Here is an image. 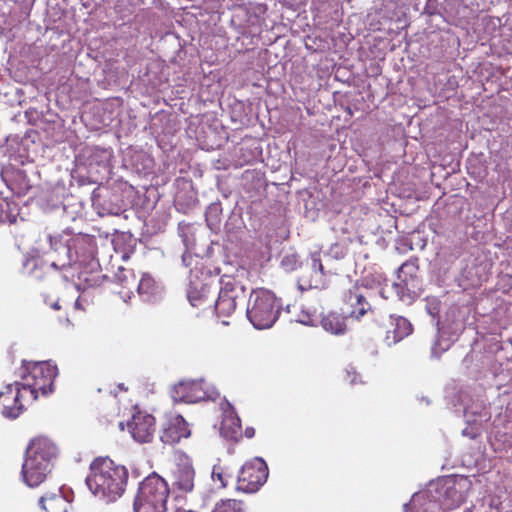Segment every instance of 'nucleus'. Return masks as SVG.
I'll list each match as a JSON object with an SVG mask.
<instances>
[{
  "label": "nucleus",
  "mask_w": 512,
  "mask_h": 512,
  "mask_svg": "<svg viewBox=\"0 0 512 512\" xmlns=\"http://www.w3.org/2000/svg\"><path fill=\"white\" fill-rule=\"evenodd\" d=\"M129 479L128 469L109 457H97L90 464L86 478L89 490L107 503L115 502L125 492Z\"/></svg>",
  "instance_id": "nucleus-1"
},
{
  "label": "nucleus",
  "mask_w": 512,
  "mask_h": 512,
  "mask_svg": "<svg viewBox=\"0 0 512 512\" xmlns=\"http://www.w3.org/2000/svg\"><path fill=\"white\" fill-rule=\"evenodd\" d=\"M58 454L56 445L47 437L33 438L26 449L22 476L30 487L40 485L51 472Z\"/></svg>",
  "instance_id": "nucleus-2"
},
{
  "label": "nucleus",
  "mask_w": 512,
  "mask_h": 512,
  "mask_svg": "<svg viewBox=\"0 0 512 512\" xmlns=\"http://www.w3.org/2000/svg\"><path fill=\"white\" fill-rule=\"evenodd\" d=\"M57 374L56 365L47 361L23 360L16 370L18 383L32 402L36 401L40 395L47 396L53 391Z\"/></svg>",
  "instance_id": "nucleus-3"
},
{
  "label": "nucleus",
  "mask_w": 512,
  "mask_h": 512,
  "mask_svg": "<svg viewBox=\"0 0 512 512\" xmlns=\"http://www.w3.org/2000/svg\"><path fill=\"white\" fill-rule=\"evenodd\" d=\"M170 489L157 473L146 476L139 484L134 500L135 512H165Z\"/></svg>",
  "instance_id": "nucleus-4"
},
{
  "label": "nucleus",
  "mask_w": 512,
  "mask_h": 512,
  "mask_svg": "<svg viewBox=\"0 0 512 512\" xmlns=\"http://www.w3.org/2000/svg\"><path fill=\"white\" fill-rule=\"evenodd\" d=\"M220 284L218 298L213 302L214 309L218 317H228L235 311L240 295L245 297V289L227 275L221 277Z\"/></svg>",
  "instance_id": "nucleus-5"
},
{
  "label": "nucleus",
  "mask_w": 512,
  "mask_h": 512,
  "mask_svg": "<svg viewBox=\"0 0 512 512\" xmlns=\"http://www.w3.org/2000/svg\"><path fill=\"white\" fill-rule=\"evenodd\" d=\"M33 403L18 381L5 385L0 390V408L5 417L17 418L26 405Z\"/></svg>",
  "instance_id": "nucleus-6"
},
{
  "label": "nucleus",
  "mask_w": 512,
  "mask_h": 512,
  "mask_svg": "<svg viewBox=\"0 0 512 512\" xmlns=\"http://www.w3.org/2000/svg\"><path fill=\"white\" fill-rule=\"evenodd\" d=\"M190 435L189 424L182 415L173 412L164 415L160 427V440L164 444L175 445Z\"/></svg>",
  "instance_id": "nucleus-7"
},
{
  "label": "nucleus",
  "mask_w": 512,
  "mask_h": 512,
  "mask_svg": "<svg viewBox=\"0 0 512 512\" xmlns=\"http://www.w3.org/2000/svg\"><path fill=\"white\" fill-rule=\"evenodd\" d=\"M155 423V418L151 414L138 411L128 423V429L136 441L147 443L153 438Z\"/></svg>",
  "instance_id": "nucleus-8"
},
{
  "label": "nucleus",
  "mask_w": 512,
  "mask_h": 512,
  "mask_svg": "<svg viewBox=\"0 0 512 512\" xmlns=\"http://www.w3.org/2000/svg\"><path fill=\"white\" fill-rule=\"evenodd\" d=\"M171 396L175 402L196 403L206 397L201 381L183 380L174 385Z\"/></svg>",
  "instance_id": "nucleus-9"
},
{
  "label": "nucleus",
  "mask_w": 512,
  "mask_h": 512,
  "mask_svg": "<svg viewBox=\"0 0 512 512\" xmlns=\"http://www.w3.org/2000/svg\"><path fill=\"white\" fill-rule=\"evenodd\" d=\"M259 309H261V318L258 317V330L270 328L279 315L276 298L270 291L258 289Z\"/></svg>",
  "instance_id": "nucleus-10"
},
{
  "label": "nucleus",
  "mask_w": 512,
  "mask_h": 512,
  "mask_svg": "<svg viewBox=\"0 0 512 512\" xmlns=\"http://www.w3.org/2000/svg\"><path fill=\"white\" fill-rule=\"evenodd\" d=\"M418 266L415 262L408 261L402 264L398 269V281L393 284L398 295L403 293H416L419 290V281L417 278Z\"/></svg>",
  "instance_id": "nucleus-11"
},
{
  "label": "nucleus",
  "mask_w": 512,
  "mask_h": 512,
  "mask_svg": "<svg viewBox=\"0 0 512 512\" xmlns=\"http://www.w3.org/2000/svg\"><path fill=\"white\" fill-rule=\"evenodd\" d=\"M223 418L220 424V433L229 440H237L241 435V422L234 408L228 402L221 403Z\"/></svg>",
  "instance_id": "nucleus-12"
},
{
  "label": "nucleus",
  "mask_w": 512,
  "mask_h": 512,
  "mask_svg": "<svg viewBox=\"0 0 512 512\" xmlns=\"http://www.w3.org/2000/svg\"><path fill=\"white\" fill-rule=\"evenodd\" d=\"M412 332L410 322L401 316L391 317L389 323L386 325V335L384 338L388 346H392Z\"/></svg>",
  "instance_id": "nucleus-13"
},
{
  "label": "nucleus",
  "mask_w": 512,
  "mask_h": 512,
  "mask_svg": "<svg viewBox=\"0 0 512 512\" xmlns=\"http://www.w3.org/2000/svg\"><path fill=\"white\" fill-rule=\"evenodd\" d=\"M187 296L191 305L198 308L210 307L214 302V293L206 283L191 282Z\"/></svg>",
  "instance_id": "nucleus-14"
},
{
  "label": "nucleus",
  "mask_w": 512,
  "mask_h": 512,
  "mask_svg": "<svg viewBox=\"0 0 512 512\" xmlns=\"http://www.w3.org/2000/svg\"><path fill=\"white\" fill-rule=\"evenodd\" d=\"M194 468L189 464L178 465L173 473V486L182 493H189L194 489Z\"/></svg>",
  "instance_id": "nucleus-15"
},
{
  "label": "nucleus",
  "mask_w": 512,
  "mask_h": 512,
  "mask_svg": "<svg viewBox=\"0 0 512 512\" xmlns=\"http://www.w3.org/2000/svg\"><path fill=\"white\" fill-rule=\"evenodd\" d=\"M345 301L352 308L350 316L356 319H360L371 309V305L358 287L345 294Z\"/></svg>",
  "instance_id": "nucleus-16"
},
{
  "label": "nucleus",
  "mask_w": 512,
  "mask_h": 512,
  "mask_svg": "<svg viewBox=\"0 0 512 512\" xmlns=\"http://www.w3.org/2000/svg\"><path fill=\"white\" fill-rule=\"evenodd\" d=\"M116 282L122 287L117 293L123 298H130L137 286V277L133 270L120 267L115 274Z\"/></svg>",
  "instance_id": "nucleus-17"
},
{
  "label": "nucleus",
  "mask_w": 512,
  "mask_h": 512,
  "mask_svg": "<svg viewBox=\"0 0 512 512\" xmlns=\"http://www.w3.org/2000/svg\"><path fill=\"white\" fill-rule=\"evenodd\" d=\"M39 503L45 512H69L71 508V503L61 492L42 496Z\"/></svg>",
  "instance_id": "nucleus-18"
},
{
  "label": "nucleus",
  "mask_w": 512,
  "mask_h": 512,
  "mask_svg": "<svg viewBox=\"0 0 512 512\" xmlns=\"http://www.w3.org/2000/svg\"><path fill=\"white\" fill-rule=\"evenodd\" d=\"M237 488L246 493L256 492V469L252 462H246L238 475Z\"/></svg>",
  "instance_id": "nucleus-19"
},
{
  "label": "nucleus",
  "mask_w": 512,
  "mask_h": 512,
  "mask_svg": "<svg viewBox=\"0 0 512 512\" xmlns=\"http://www.w3.org/2000/svg\"><path fill=\"white\" fill-rule=\"evenodd\" d=\"M68 249L69 251L74 250L78 257L86 260L94 255L96 249L95 240L87 235H81L72 239Z\"/></svg>",
  "instance_id": "nucleus-20"
},
{
  "label": "nucleus",
  "mask_w": 512,
  "mask_h": 512,
  "mask_svg": "<svg viewBox=\"0 0 512 512\" xmlns=\"http://www.w3.org/2000/svg\"><path fill=\"white\" fill-rule=\"evenodd\" d=\"M321 324L324 330L335 335L344 334L347 329L345 317L336 313H329L324 316Z\"/></svg>",
  "instance_id": "nucleus-21"
},
{
  "label": "nucleus",
  "mask_w": 512,
  "mask_h": 512,
  "mask_svg": "<svg viewBox=\"0 0 512 512\" xmlns=\"http://www.w3.org/2000/svg\"><path fill=\"white\" fill-rule=\"evenodd\" d=\"M206 222L208 227L217 232L222 223V205L219 202L211 203L206 209Z\"/></svg>",
  "instance_id": "nucleus-22"
},
{
  "label": "nucleus",
  "mask_w": 512,
  "mask_h": 512,
  "mask_svg": "<svg viewBox=\"0 0 512 512\" xmlns=\"http://www.w3.org/2000/svg\"><path fill=\"white\" fill-rule=\"evenodd\" d=\"M310 265L311 269L313 270L314 274L307 284L309 288H318L323 284V275H324V268L321 263L320 255L318 252H315L311 254L310 258Z\"/></svg>",
  "instance_id": "nucleus-23"
},
{
  "label": "nucleus",
  "mask_w": 512,
  "mask_h": 512,
  "mask_svg": "<svg viewBox=\"0 0 512 512\" xmlns=\"http://www.w3.org/2000/svg\"><path fill=\"white\" fill-rule=\"evenodd\" d=\"M156 289V282L149 274H143L139 280L137 279L135 290L144 299L148 300L155 293Z\"/></svg>",
  "instance_id": "nucleus-24"
},
{
  "label": "nucleus",
  "mask_w": 512,
  "mask_h": 512,
  "mask_svg": "<svg viewBox=\"0 0 512 512\" xmlns=\"http://www.w3.org/2000/svg\"><path fill=\"white\" fill-rule=\"evenodd\" d=\"M212 512H242V507L239 501L228 499L217 503Z\"/></svg>",
  "instance_id": "nucleus-25"
},
{
  "label": "nucleus",
  "mask_w": 512,
  "mask_h": 512,
  "mask_svg": "<svg viewBox=\"0 0 512 512\" xmlns=\"http://www.w3.org/2000/svg\"><path fill=\"white\" fill-rule=\"evenodd\" d=\"M229 475L224 471L220 465H215L212 470V479L214 482H219V488L227 486Z\"/></svg>",
  "instance_id": "nucleus-26"
},
{
  "label": "nucleus",
  "mask_w": 512,
  "mask_h": 512,
  "mask_svg": "<svg viewBox=\"0 0 512 512\" xmlns=\"http://www.w3.org/2000/svg\"><path fill=\"white\" fill-rule=\"evenodd\" d=\"M24 266L25 267L32 266L33 269L30 271V273L33 274L35 278H40L41 277L40 275L36 274V270L39 267L43 266V261L40 258H36V257L28 258L24 262Z\"/></svg>",
  "instance_id": "nucleus-27"
},
{
  "label": "nucleus",
  "mask_w": 512,
  "mask_h": 512,
  "mask_svg": "<svg viewBox=\"0 0 512 512\" xmlns=\"http://www.w3.org/2000/svg\"><path fill=\"white\" fill-rule=\"evenodd\" d=\"M257 461H258V472H263V477L262 478L258 477V487H259V486H262L267 481L269 472H268V466L262 458L258 457Z\"/></svg>",
  "instance_id": "nucleus-28"
},
{
  "label": "nucleus",
  "mask_w": 512,
  "mask_h": 512,
  "mask_svg": "<svg viewBox=\"0 0 512 512\" xmlns=\"http://www.w3.org/2000/svg\"><path fill=\"white\" fill-rule=\"evenodd\" d=\"M256 308V300L251 303V300H249L248 302V305H247V310H246V316L248 318V320L251 322V324L253 325V327L256 328V313L254 312Z\"/></svg>",
  "instance_id": "nucleus-29"
},
{
  "label": "nucleus",
  "mask_w": 512,
  "mask_h": 512,
  "mask_svg": "<svg viewBox=\"0 0 512 512\" xmlns=\"http://www.w3.org/2000/svg\"><path fill=\"white\" fill-rule=\"evenodd\" d=\"M296 257L295 256H286L283 258L281 264L285 270H294L296 268Z\"/></svg>",
  "instance_id": "nucleus-30"
},
{
  "label": "nucleus",
  "mask_w": 512,
  "mask_h": 512,
  "mask_svg": "<svg viewBox=\"0 0 512 512\" xmlns=\"http://www.w3.org/2000/svg\"><path fill=\"white\" fill-rule=\"evenodd\" d=\"M13 222L10 215L3 210V203L0 202V223Z\"/></svg>",
  "instance_id": "nucleus-31"
},
{
  "label": "nucleus",
  "mask_w": 512,
  "mask_h": 512,
  "mask_svg": "<svg viewBox=\"0 0 512 512\" xmlns=\"http://www.w3.org/2000/svg\"><path fill=\"white\" fill-rule=\"evenodd\" d=\"M245 435L248 438H252L254 436V429L253 428H247L245 430Z\"/></svg>",
  "instance_id": "nucleus-32"
},
{
  "label": "nucleus",
  "mask_w": 512,
  "mask_h": 512,
  "mask_svg": "<svg viewBox=\"0 0 512 512\" xmlns=\"http://www.w3.org/2000/svg\"><path fill=\"white\" fill-rule=\"evenodd\" d=\"M55 310H59L60 309V306L58 304V302H55L52 306Z\"/></svg>",
  "instance_id": "nucleus-33"
},
{
  "label": "nucleus",
  "mask_w": 512,
  "mask_h": 512,
  "mask_svg": "<svg viewBox=\"0 0 512 512\" xmlns=\"http://www.w3.org/2000/svg\"><path fill=\"white\" fill-rule=\"evenodd\" d=\"M241 262H242V265H249L250 266V263H247L244 259H242Z\"/></svg>",
  "instance_id": "nucleus-34"
},
{
  "label": "nucleus",
  "mask_w": 512,
  "mask_h": 512,
  "mask_svg": "<svg viewBox=\"0 0 512 512\" xmlns=\"http://www.w3.org/2000/svg\"><path fill=\"white\" fill-rule=\"evenodd\" d=\"M253 293H254V289L251 290L250 297L252 296Z\"/></svg>",
  "instance_id": "nucleus-35"
}]
</instances>
